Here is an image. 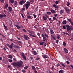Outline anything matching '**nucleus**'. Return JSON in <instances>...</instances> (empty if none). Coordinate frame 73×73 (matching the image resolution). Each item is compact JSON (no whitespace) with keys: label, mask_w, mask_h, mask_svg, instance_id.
Masks as SVG:
<instances>
[{"label":"nucleus","mask_w":73,"mask_h":73,"mask_svg":"<svg viewBox=\"0 0 73 73\" xmlns=\"http://www.w3.org/2000/svg\"><path fill=\"white\" fill-rule=\"evenodd\" d=\"M0 1L1 2V3H4V0H0Z\"/></svg>","instance_id":"obj_35"},{"label":"nucleus","mask_w":73,"mask_h":73,"mask_svg":"<svg viewBox=\"0 0 73 73\" xmlns=\"http://www.w3.org/2000/svg\"><path fill=\"white\" fill-rule=\"evenodd\" d=\"M42 37H45V35H44L42 34L41 35Z\"/></svg>","instance_id":"obj_64"},{"label":"nucleus","mask_w":73,"mask_h":73,"mask_svg":"<svg viewBox=\"0 0 73 73\" xmlns=\"http://www.w3.org/2000/svg\"><path fill=\"white\" fill-rule=\"evenodd\" d=\"M19 61L20 62H17V63L14 62L13 63V66H19V67H20V66L23 64V61L21 60H20Z\"/></svg>","instance_id":"obj_1"},{"label":"nucleus","mask_w":73,"mask_h":73,"mask_svg":"<svg viewBox=\"0 0 73 73\" xmlns=\"http://www.w3.org/2000/svg\"><path fill=\"white\" fill-rule=\"evenodd\" d=\"M47 15H51V12H47Z\"/></svg>","instance_id":"obj_43"},{"label":"nucleus","mask_w":73,"mask_h":73,"mask_svg":"<svg viewBox=\"0 0 73 73\" xmlns=\"http://www.w3.org/2000/svg\"><path fill=\"white\" fill-rule=\"evenodd\" d=\"M21 15L23 18V19H24L25 18L24 17V16H23V14H21Z\"/></svg>","instance_id":"obj_53"},{"label":"nucleus","mask_w":73,"mask_h":73,"mask_svg":"<svg viewBox=\"0 0 73 73\" xmlns=\"http://www.w3.org/2000/svg\"><path fill=\"white\" fill-rule=\"evenodd\" d=\"M23 32H24L26 33L27 32V31L25 29H23Z\"/></svg>","instance_id":"obj_46"},{"label":"nucleus","mask_w":73,"mask_h":73,"mask_svg":"<svg viewBox=\"0 0 73 73\" xmlns=\"http://www.w3.org/2000/svg\"><path fill=\"white\" fill-rule=\"evenodd\" d=\"M45 16L46 18L47 19L48 17V15H47L46 14H45Z\"/></svg>","instance_id":"obj_51"},{"label":"nucleus","mask_w":73,"mask_h":73,"mask_svg":"<svg viewBox=\"0 0 73 73\" xmlns=\"http://www.w3.org/2000/svg\"><path fill=\"white\" fill-rule=\"evenodd\" d=\"M64 53H68V52H69L68 51V50H67L66 48H64Z\"/></svg>","instance_id":"obj_11"},{"label":"nucleus","mask_w":73,"mask_h":73,"mask_svg":"<svg viewBox=\"0 0 73 73\" xmlns=\"http://www.w3.org/2000/svg\"><path fill=\"white\" fill-rule=\"evenodd\" d=\"M50 11L52 13H55V11L53 9H52Z\"/></svg>","instance_id":"obj_21"},{"label":"nucleus","mask_w":73,"mask_h":73,"mask_svg":"<svg viewBox=\"0 0 73 73\" xmlns=\"http://www.w3.org/2000/svg\"><path fill=\"white\" fill-rule=\"evenodd\" d=\"M0 17H1V18H3V14H0Z\"/></svg>","instance_id":"obj_41"},{"label":"nucleus","mask_w":73,"mask_h":73,"mask_svg":"<svg viewBox=\"0 0 73 73\" xmlns=\"http://www.w3.org/2000/svg\"><path fill=\"white\" fill-rule=\"evenodd\" d=\"M34 19H36V15L35 14L34 15Z\"/></svg>","instance_id":"obj_52"},{"label":"nucleus","mask_w":73,"mask_h":73,"mask_svg":"<svg viewBox=\"0 0 73 73\" xmlns=\"http://www.w3.org/2000/svg\"><path fill=\"white\" fill-rule=\"evenodd\" d=\"M21 11H22V13H24V11H25V8H23L22 9Z\"/></svg>","instance_id":"obj_19"},{"label":"nucleus","mask_w":73,"mask_h":73,"mask_svg":"<svg viewBox=\"0 0 73 73\" xmlns=\"http://www.w3.org/2000/svg\"><path fill=\"white\" fill-rule=\"evenodd\" d=\"M67 20L69 21V23H70L71 21H72L71 19H70L67 18Z\"/></svg>","instance_id":"obj_31"},{"label":"nucleus","mask_w":73,"mask_h":73,"mask_svg":"<svg viewBox=\"0 0 73 73\" xmlns=\"http://www.w3.org/2000/svg\"><path fill=\"white\" fill-rule=\"evenodd\" d=\"M20 54L22 57H23L25 60H27V59L26 58V56L24 55V53L22 52Z\"/></svg>","instance_id":"obj_7"},{"label":"nucleus","mask_w":73,"mask_h":73,"mask_svg":"<svg viewBox=\"0 0 73 73\" xmlns=\"http://www.w3.org/2000/svg\"><path fill=\"white\" fill-rule=\"evenodd\" d=\"M66 5L67 6H69L70 5V2L69 1H68L66 4Z\"/></svg>","instance_id":"obj_26"},{"label":"nucleus","mask_w":73,"mask_h":73,"mask_svg":"<svg viewBox=\"0 0 73 73\" xmlns=\"http://www.w3.org/2000/svg\"><path fill=\"white\" fill-rule=\"evenodd\" d=\"M42 57L44 58H48V55L44 54L42 56Z\"/></svg>","instance_id":"obj_9"},{"label":"nucleus","mask_w":73,"mask_h":73,"mask_svg":"<svg viewBox=\"0 0 73 73\" xmlns=\"http://www.w3.org/2000/svg\"><path fill=\"white\" fill-rule=\"evenodd\" d=\"M37 35L38 36H40V33H37Z\"/></svg>","instance_id":"obj_56"},{"label":"nucleus","mask_w":73,"mask_h":73,"mask_svg":"<svg viewBox=\"0 0 73 73\" xmlns=\"http://www.w3.org/2000/svg\"><path fill=\"white\" fill-rule=\"evenodd\" d=\"M63 44L64 46H66V43H65V42H63Z\"/></svg>","instance_id":"obj_44"},{"label":"nucleus","mask_w":73,"mask_h":73,"mask_svg":"<svg viewBox=\"0 0 73 73\" xmlns=\"http://www.w3.org/2000/svg\"><path fill=\"white\" fill-rule=\"evenodd\" d=\"M54 16H55V17H57V14H56L55 15H54Z\"/></svg>","instance_id":"obj_62"},{"label":"nucleus","mask_w":73,"mask_h":73,"mask_svg":"<svg viewBox=\"0 0 73 73\" xmlns=\"http://www.w3.org/2000/svg\"><path fill=\"white\" fill-rule=\"evenodd\" d=\"M45 36L46 37H47V38H48V36L46 34V33L45 34Z\"/></svg>","instance_id":"obj_54"},{"label":"nucleus","mask_w":73,"mask_h":73,"mask_svg":"<svg viewBox=\"0 0 73 73\" xmlns=\"http://www.w3.org/2000/svg\"><path fill=\"white\" fill-rule=\"evenodd\" d=\"M43 19L44 20H45V21H46V20H47V18H46L45 17L43 16Z\"/></svg>","instance_id":"obj_23"},{"label":"nucleus","mask_w":73,"mask_h":73,"mask_svg":"<svg viewBox=\"0 0 73 73\" xmlns=\"http://www.w3.org/2000/svg\"><path fill=\"white\" fill-rule=\"evenodd\" d=\"M8 8V4H6L5 5V6L4 7V8H5L6 9Z\"/></svg>","instance_id":"obj_25"},{"label":"nucleus","mask_w":73,"mask_h":73,"mask_svg":"<svg viewBox=\"0 0 73 73\" xmlns=\"http://www.w3.org/2000/svg\"><path fill=\"white\" fill-rule=\"evenodd\" d=\"M15 48H19V46H15Z\"/></svg>","instance_id":"obj_45"},{"label":"nucleus","mask_w":73,"mask_h":73,"mask_svg":"<svg viewBox=\"0 0 73 73\" xmlns=\"http://www.w3.org/2000/svg\"><path fill=\"white\" fill-rule=\"evenodd\" d=\"M61 65L62 66H63V67H65V66H66L63 63H61Z\"/></svg>","instance_id":"obj_33"},{"label":"nucleus","mask_w":73,"mask_h":73,"mask_svg":"<svg viewBox=\"0 0 73 73\" xmlns=\"http://www.w3.org/2000/svg\"><path fill=\"white\" fill-rule=\"evenodd\" d=\"M50 33L51 34V35L54 34V31H53V29H50Z\"/></svg>","instance_id":"obj_14"},{"label":"nucleus","mask_w":73,"mask_h":73,"mask_svg":"<svg viewBox=\"0 0 73 73\" xmlns=\"http://www.w3.org/2000/svg\"><path fill=\"white\" fill-rule=\"evenodd\" d=\"M73 27H72V26H70V31H72V30H73Z\"/></svg>","instance_id":"obj_20"},{"label":"nucleus","mask_w":73,"mask_h":73,"mask_svg":"<svg viewBox=\"0 0 73 73\" xmlns=\"http://www.w3.org/2000/svg\"><path fill=\"white\" fill-rule=\"evenodd\" d=\"M62 28L63 29H66V27L65 25L63 26Z\"/></svg>","instance_id":"obj_37"},{"label":"nucleus","mask_w":73,"mask_h":73,"mask_svg":"<svg viewBox=\"0 0 73 73\" xmlns=\"http://www.w3.org/2000/svg\"><path fill=\"white\" fill-rule=\"evenodd\" d=\"M33 53L34 55H36V54H37V52L36 51H34L33 52Z\"/></svg>","instance_id":"obj_29"},{"label":"nucleus","mask_w":73,"mask_h":73,"mask_svg":"<svg viewBox=\"0 0 73 73\" xmlns=\"http://www.w3.org/2000/svg\"><path fill=\"white\" fill-rule=\"evenodd\" d=\"M64 8L67 13L68 14H69V13H70V10H69V9L67 8L66 7H64Z\"/></svg>","instance_id":"obj_5"},{"label":"nucleus","mask_w":73,"mask_h":73,"mask_svg":"<svg viewBox=\"0 0 73 73\" xmlns=\"http://www.w3.org/2000/svg\"><path fill=\"white\" fill-rule=\"evenodd\" d=\"M22 72L23 73H25V72H26V71L25 70H22Z\"/></svg>","instance_id":"obj_39"},{"label":"nucleus","mask_w":73,"mask_h":73,"mask_svg":"<svg viewBox=\"0 0 73 73\" xmlns=\"http://www.w3.org/2000/svg\"><path fill=\"white\" fill-rule=\"evenodd\" d=\"M9 61L10 62H12V60L9 59Z\"/></svg>","instance_id":"obj_49"},{"label":"nucleus","mask_w":73,"mask_h":73,"mask_svg":"<svg viewBox=\"0 0 73 73\" xmlns=\"http://www.w3.org/2000/svg\"><path fill=\"white\" fill-rule=\"evenodd\" d=\"M57 38H58V39H60V36L59 35L57 36Z\"/></svg>","instance_id":"obj_57"},{"label":"nucleus","mask_w":73,"mask_h":73,"mask_svg":"<svg viewBox=\"0 0 73 73\" xmlns=\"http://www.w3.org/2000/svg\"><path fill=\"white\" fill-rule=\"evenodd\" d=\"M52 19L54 20H56V21H57V19H56V18L55 17H53Z\"/></svg>","instance_id":"obj_28"},{"label":"nucleus","mask_w":73,"mask_h":73,"mask_svg":"<svg viewBox=\"0 0 73 73\" xmlns=\"http://www.w3.org/2000/svg\"><path fill=\"white\" fill-rule=\"evenodd\" d=\"M64 70H60L59 71V73H64Z\"/></svg>","instance_id":"obj_17"},{"label":"nucleus","mask_w":73,"mask_h":73,"mask_svg":"<svg viewBox=\"0 0 73 73\" xmlns=\"http://www.w3.org/2000/svg\"><path fill=\"white\" fill-rule=\"evenodd\" d=\"M52 5L53 7H54V8H58V7L55 4H53Z\"/></svg>","instance_id":"obj_18"},{"label":"nucleus","mask_w":73,"mask_h":73,"mask_svg":"<svg viewBox=\"0 0 73 73\" xmlns=\"http://www.w3.org/2000/svg\"><path fill=\"white\" fill-rule=\"evenodd\" d=\"M17 1H15L14 2V5L15 6H16V5H17Z\"/></svg>","instance_id":"obj_24"},{"label":"nucleus","mask_w":73,"mask_h":73,"mask_svg":"<svg viewBox=\"0 0 73 73\" xmlns=\"http://www.w3.org/2000/svg\"><path fill=\"white\" fill-rule=\"evenodd\" d=\"M15 26L16 27H17V29H20V26H19L17 25H15Z\"/></svg>","instance_id":"obj_30"},{"label":"nucleus","mask_w":73,"mask_h":73,"mask_svg":"<svg viewBox=\"0 0 73 73\" xmlns=\"http://www.w3.org/2000/svg\"><path fill=\"white\" fill-rule=\"evenodd\" d=\"M70 23L71 24V25H72V26H73V22H72V21L70 22Z\"/></svg>","instance_id":"obj_50"},{"label":"nucleus","mask_w":73,"mask_h":73,"mask_svg":"<svg viewBox=\"0 0 73 73\" xmlns=\"http://www.w3.org/2000/svg\"><path fill=\"white\" fill-rule=\"evenodd\" d=\"M32 69L33 70H36V68L33 66H32Z\"/></svg>","instance_id":"obj_22"},{"label":"nucleus","mask_w":73,"mask_h":73,"mask_svg":"<svg viewBox=\"0 0 73 73\" xmlns=\"http://www.w3.org/2000/svg\"><path fill=\"white\" fill-rule=\"evenodd\" d=\"M31 3L29 1H27L26 3V4L25 5L26 8L27 9L29 8V7L30 6Z\"/></svg>","instance_id":"obj_3"},{"label":"nucleus","mask_w":73,"mask_h":73,"mask_svg":"<svg viewBox=\"0 0 73 73\" xmlns=\"http://www.w3.org/2000/svg\"><path fill=\"white\" fill-rule=\"evenodd\" d=\"M58 3H59V1H56V2H55V3L56 4H58Z\"/></svg>","instance_id":"obj_40"},{"label":"nucleus","mask_w":73,"mask_h":73,"mask_svg":"<svg viewBox=\"0 0 73 73\" xmlns=\"http://www.w3.org/2000/svg\"><path fill=\"white\" fill-rule=\"evenodd\" d=\"M66 31L68 32L69 31H70V26L69 25H66Z\"/></svg>","instance_id":"obj_8"},{"label":"nucleus","mask_w":73,"mask_h":73,"mask_svg":"<svg viewBox=\"0 0 73 73\" xmlns=\"http://www.w3.org/2000/svg\"><path fill=\"white\" fill-rule=\"evenodd\" d=\"M28 67H29L28 66H27L26 67H24V69H25V70H26V69H27V68H28Z\"/></svg>","instance_id":"obj_36"},{"label":"nucleus","mask_w":73,"mask_h":73,"mask_svg":"<svg viewBox=\"0 0 73 73\" xmlns=\"http://www.w3.org/2000/svg\"><path fill=\"white\" fill-rule=\"evenodd\" d=\"M63 33L66 35H68V36H69V34L68 33H65L64 32Z\"/></svg>","instance_id":"obj_32"},{"label":"nucleus","mask_w":73,"mask_h":73,"mask_svg":"<svg viewBox=\"0 0 73 73\" xmlns=\"http://www.w3.org/2000/svg\"><path fill=\"white\" fill-rule=\"evenodd\" d=\"M30 33H28V35H29V36H31V37H35V35H36V33H35V32L34 31H30Z\"/></svg>","instance_id":"obj_2"},{"label":"nucleus","mask_w":73,"mask_h":73,"mask_svg":"<svg viewBox=\"0 0 73 73\" xmlns=\"http://www.w3.org/2000/svg\"><path fill=\"white\" fill-rule=\"evenodd\" d=\"M34 72L35 73H38V72H37V71H36V70H34Z\"/></svg>","instance_id":"obj_58"},{"label":"nucleus","mask_w":73,"mask_h":73,"mask_svg":"<svg viewBox=\"0 0 73 73\" xmlns=\"http://www.w3.org/2000/svg\"><path fill=\"white\" fill-rule=\"evenodd\" d=\"M58 41H59V40H56V43H58Z\"/></svg>","instance_id":"obj_61"},{"label":"nucleus","mask_w":73,"mask_h":73,"mask_svg":"<svg viewBox=\"0 0 73 73\" xmlns=\"http://www.w3.org/2000/svg\"><path fill=\"white\" fill-rule=\"evenodd\" d=\"M30 58L31 60H33V57L32 56H30Z\"/></svg>","instance_id":"obj_48"},{"label":"nucleus","mask_w":73,"mask_h":73,"mask_svg":"<svg viewBox=\"0 0 73 73\" xmlns=\"http://www.w3.org/2000/svg\"><path fill=\"white\" fill-rule=\"evenodd\" d=\"M3 17H7V16H6V15L4 13L3 14Z\"/></svg>","instance_id":"obj_34"},{"label":"nucleus","mask_w":73,"mask_h":73,"mask_svg":"<svg viewBox=\"0 0 73 73\" xmlns=\"http://www.w3.org/2000/svg\"><path fill=\"white\" fill-rule=\"evenodd\" d=\"M13 43H11V45L9 46V47L10 49H13Z\"/></svg>","instance_id":"obj_12"},{"label":"nucleus","mask_w":73,"mask_h":73,"mask_svg":"<svg viewBox=\"0 0 73 73\" xmlns=\"http://www.w3.org/2000/svg\"><path fill=\"white\" fill-rule=\"evenodd\" d=\"M23 38L25 40H29V37H28L27 36L25 35H24L23 36Z\"/></svg>","instance_id":"obj_6"},{"label":"nucleus","mask_w":73,"mask_h":73,"mask_svg":"<svg viewBox=\"0 0 73 73\" xmlns=\"http://www.w3.org/2000/svg\"><path fill=\"white\" fill-rule=\"evenodd\" d=\"M62 24L64 25L66 24V20H64L62 22Z\"/></svg>","instance_id":"obj_16"},{"label":"nucleus","mask_w":73,"mask_h":73,"mask_svg":"<svg viewBox=\"0 0 73 73\" xmlns=\"http://www.w3.org/2000/svg\"><path fill=\"white\" fill-rule=\"evenodd\" d=\"M45 42H40V43H39L40 45H44V43Z\"/></svg>","instance_id":"obj_27"},{"label":"nucleus","mask_w":73,"mask_h":73,"mask_svg":"<svg viewBox=\"0 0 73 73\" xmlns=\"http://www.w3.org/2000/svg\"><path fill=\"white\" fill-rule=\"evenodd\" d=\"M59 64L58 63V64H57L56 65V66L57 67H58V66H59Z\"/></svg>","instance_id":"obj_59"},{"label":"nucleus","mask_w":73,"mask_h":73,"mask_svg":"<svg viewBox=\"0 0 73 73\" xmlns=\"http://www.w3.org/2000/svg\"><path fill=\"white\" fill-rule=\"evenodd\" d=\"M67 64H69V63H70V62L69 61H66Z\"/></svg>","instance_id":"obj_55"},{"label":"nucleus","mask_w":73,"mask_h":73,"mask_svg":"<svg viewBox=\"0 0 73 73\" xmlns=\"http://www.w3.org/2000/svg\"><path fill=\"white\" fill-rule=\"evenodd\" d=\"M53 38L54 40H56V38H55V37L54 36H53Z\"/></svg>","instance_id":"obj_60"},{"label":"nucleus","mask_w":73,"mask_h":73,"mask_svg":"<svg viewBox=\"0 0 73 73\" xmlns=\"http://www.w3.org/2000/svg\"><path fill=\"white\" fill-rule=\"evenodd\" d=\"M11 3H14V0H10Z\"/></svg>","instance_id":"obj_38"},{"label":"nucleus","mask_w":73,"mask_h":73,"mask_svg":"<svg viewBox=\"0 0 73 73\" xmlns=\"http://www.w3.org/2000/svg\"><path fill=\"white\" fill-rule=\"evenodd\" d=\"M64 12V9H61L60 10V15H62V13Z\"/></svg>","instance_id":"obj_10"},{"label":"nucleus","mask_w":73,"mask_h":73,"mask_svg":"<svg viewBox=\"0 0 73 73\" xmlns=\"http://www.w3.org/2000/svg\"><path fill=\"white\" fill-rule=\"evenodd\" d=\"M2 60V57L0 56V60L1 61Z\"/></svg>","instance_id":"obj_63"},{"label":"nucleus","mask_w":73,"mask_h":73,"mask_svg":"<svg viewBox=\"0 0 73 73\" xmlns=\"http://www.w3.org/2000/svg\"><path fill=\"white\" fill-rule=\"evenodd\" d=\"M8 10L9 11V12H11V11H12V8L11 7H8Z\"/></svg>","instance_id":"obj_15"},{"label":"nucleus","mask_w":73,"mask_h":73,"mask_svg":"<svg viewBox=\"0 0 73 73\" xmlns=\"http://www.w3.org/2000/svg\"><path fill=\"white\" fill-rule=\"evenodd\" d=\"M27 17L28 19H32L33 18V17H32L29 15H27Z\"/></svg>","instance_id":"obj_13"},{"label":"nucleus","mask_w":73,"mask_h":73,"mask_svg":"<svg viewBox=\"0 0 73 73\" xmlns=\"http://www.w3.org/2000/svg\"><path fill=\"white\" fill-rule=\"evenodd\" d=\"M26 2V0H22L19 1V4L20 5H23V4H24V3H25Z\"/></svg>","instance_id":"obj_4"},{"label":"nucleus","mask_w":73,"mask_h":73,"mask_svg":"<svg viewBox=\"0 0 73 73\" xmlns=\"http://www.w3.org/2000/svg\"><path fill=\"white\" fill-rule=\"evenodd\" d=\"M9 57L10 58H12V56L11 55H9Z\"/></svg>","instance_id":"obj_42"},{"label":"nucleus","mask_w":73,"mask_h":73,"mask_svg":"<svg viewBox=\"0 0 73 73\" xmlns=\"http://www.w3.org/2000/svg\"><path fill=\"white\" fill-rule=\"evenodd\" d=\"M30 1L31 3H34V0H31Z\"/></svg>","instance_id":"obj_47"}]
</instances>
